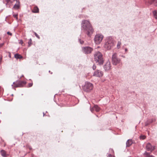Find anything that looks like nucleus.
Segmentation results:
<instances>
[{"label": "nucleus", "mask_w": 157, "mask_h": 157, "mask_svg": "<svg viewBox=\"0 0 157 157\" xmlns=\"http://www.w3.org/2000/svg\"><path fill=\"white\" fill-rule=\"evenodd\" d=\"M103 75V72L99 70H97L95 71L93 75V76L100 77Z\"/></svg>", "instance_id": "nucleus-10"}, {"label": "nucleus", "mask_w": 157, "mask_h": 157, "mask_svg": "<svg viewBox=\"0 0 157 157\" xmlns=\"http://www.w3.org/2000/svg\"><path fill=\"white\" fill-rule=\"evenodd\" d=\"M121 61V59L118 58L116 53L114 52L113 54L112 57V62L113 65L116 66L120 63Z\"/></svg>", "instance_id": "nucleus-4"}, {"label": "nucleus", "mask_w": 157, "mask_h": 157, "mask_svg": "<svg viewBox=\"0 0 157 157\" xmlns=\"http://www.w3.org/2000/svg\"><path fill=\"white\" fill-rule=\"evenodd\" d=\"M0 153L1 155L3 157H6L8 156V155L6 154V151L4 150H2L0 151Z\"/></svg>", "instance_id": "nucleus-16"}, {"label": "nucleus", "mask_w": 157, "mask_h": 157, "mask_svg": "<svg viewBox=\"0 0 157 157\" xmlns=\"http://www.w3.org/2000/svg\"><path fill=\"white\" fill-rule=\"evenodd\" d=\"M32 32L34 33L35 35L37 38L38 39H40V36L36 33L35 32L33 31Z\"/></svg>", "instance_id": "nucleus-23"}, {"label": "nucleus", "mask_w": 157, "mask_h": 157, "mask_svg": "<svg viewBox=\"0 0 157 157\" xmlns=\"http://www.w3.org/2000/svg\"><path fill=\"white\" fill-rule=\"evenodd\" d=\"M121 57H122L124 58H125V56L124 55H123L121 56Z\"/></svg>", "instance_id": "nucleus-38"}, {"label": "nucleus", "mask_w": 157, "mask_h": 157, "mask_svg": "<svg viewBox=\"0 0 157 157\" xmlns=\"http://www.w3.org/2000/svg\"><path fill=\"white\" fill-rule=\"evenodd\" d=\"M24 76L23 75H22L20 77V78L21 77H22Z\"/></svg>", "instance_id": "nucleus-42"}, {"label": "nucleus", "mask_w": 157, "mask_h": 157, "mask_svg": "<svg viewBox=\"0 0 157 157\" xmlns=\"http://www.w3.org/2000/svg\"><path fill=\"white\" fill-rule=\"evenodd\" d=\"M31 42H32V39H30L29 40V41L28 42V44L29 45L31 44Z\"/></svg>", "instance_id": "nucleus-32"}, {"label": "nucleus", "mask_w": 157, "mask_h": 157, "mask_svg": "<svg viewBox=\"0 0 157 157\" xmlns=\"http://www.w3.org/2000/svg\"><path fill=\"white\" fill-rule=\"evenodd\" d=\"M25 147H27L28 148H29V149L30 150H31L32 149V147H31V146L29 145H26V146H25Z\"/></svg>", "instance_id": "nucleus-25"}, {"label": "nucleus", "mask_w": 157, "mask_h": 157, "mask_svg": "<svg viewBox=\"0 0 157 157\" xmlns=\"http://www.w3.org/2000/svg\"><path fill=\"white\" fill-rule=\"evenodd\" d=\"M104 36L101 34L98 33L96 34L94 37V40L96 44H99L102 41Z\"/></svg>", "instance_id": "nucleus-7"}, {"label": "nucleus", "mask_w": 157, "mask_h": 157, "mask_svg": "<svg viewBox=\"0 0 157 157\" xmlns=\"http://www.w3.org/2000/svg\"><path fill=\"white\" fill-rule=\"evenodd\" d=\"M109 151L110 152H112L113 153L114 152L113 151L112 149H110L109 150Z\"/></svg>", "instance_id": "nucleus-31"}, {"label": "nucleus", "mask_w": 157, "mask_h": 157, "mask_svg": "<svg viewBox=\"0 0 157 157\" xmlns=\"http://www.w3.org/2000/svg\"><path fill=\"white\" fill-rule=\"evenodd\" d=\"M14 57L17 59H21L22 58V56L18 54L14 55Z\"/></svg>", "instance_id": "nucleus-20"}, {"label": "nucleus", "mask_w": 157, "mask_h": 157, "mask_svg": "<svg viewBox=\"0 0 157 157\" xmlns=\"http://www.w3.org/2000/svg\"><path fill=\"white\" fill-rule=\"evenodd\" d=\"M94 109H96V112H99L100 109V108L98 105H95L93 107L90 108V110L92 113L94 112Z\"/></svg>", "instance_id": "nucleus-13"}, {"label": "nucleus", "mask_w": 157, "mask_h": 157, "mask_svg": "<svg viewBox=\"0 0 157 157\" xmlns=\"http://www.w3.org/2000/svg\"><path fill=\"white\" fill-rule=\"evenodd\" d=\"M146 149L147 151L152 152L155 149V147L152 146L150 143H148L146 145Z\"/></svg>", "instance_id": "nucleus-11"}, {"label": "nucleus", "mask_w": 157, "mask_h": 157, "mask_svg": "<svg viewBox=\"0 0 157 157\" xmlns=\"http://www.w3.org/2000/svg\"><path fill=\"white\" fill-rule=\"evenodd\" d=\"M153 119V122H155L156 121V119Z\"/></svg>", "instance_id": "nucleus-39"}, {"label": "nucleus", "mask_w": 157, "mask_h": 157, "mask_svg": "<svg viewBox=\"0 0 157 157\" xmlns=\"http://www.w3.org/2000/svg\"><path fill=\"white\" fill-rule=\"evenodd\" d=\"M23 43V41L22 40H20V41L19 42V43L20 44H22Z\"/></svg>", "instance_id": "nucleus-34"}, {"label": "nucleus", "mask_w": 157, "mask_h": 157, "mask_svg": "<svg viewBox=\"0 0 157 157\" xmlns=\"http://www.w3.org/2000/svg\"><path fill=\"white\" fill-rule=\"evenodd\" d=\"M153 14L154 17L156 19H157V11L154 10L153 11Z\"/></svg>", "instance_id": "nucleus-21"}, {"label": "nucleus", "mask_w": 157, "mask_h": 157, "mask_svg": "<svg viewBox=\"0 0 157 157\" xmlns=\"http://www.w3.org/2000/svg\"><path fill=\"white\" fill-rule=\"evenodd\" d=\"M17 14H13V16L14 17V18H15L17 20V19H18V18H17Z\"/></svg>", "instance_id": "nucleus-26"}, {"label": "nucleus", "mask_w": 157, "mask_h": 157, "mask_svg": "<svg viewBox=\"0 0 157 157\" xmlns=\"http://www.w3.org/2000/svg\"><path fill=\"white\" fill-rule=\"evenodd\" d=\"M93 84L88 82H85V84L83 87V90L87 92H89L93 90Z\"/></svg>", "instance_id": "nucleus-5"}, {"label": "nucleus", "mask_w": 157, "mask_h": 157, "mask_svg": "<svg viewBox=\"0 0 157 157\" xmlns=\"http://www.w3.org/2000/svg\"><path fill=\"white\" fill-rule=\"evenodd\" d=\"M10 1V0H6V1L7 2H9Z\"/></svg>", "instance_id": "nucleus-40"}, {"label": "nucleus", "mask_w": 157, "mask_h": 157, "mask_svg": "<svg viewBox=\"0 0 157 157\" xmlns=\"http://www.w3.org/2000/svg\"><path fill=\"white\" fill-rule=\"evenodd\" d=\"M94 60L98 64L101 65L103 64L104 60L102 54L99 52H97L94 55Z\"/></svg>", "instance_id": "nucleus-3"}, {"label": "nucleus", "mask_w": 157, "mask_h": 157, "mask_svg": "<svg viewBox=\"0 0 157 157\" xmlns=\"http://www.w3.org/2000/svg\"><path fill=\"white\" fill-rule=\"evenodd\" d=\"M115 40L112 36L107 37L104 45V48L106 50H109L113 48L114 45Z\"/></svg>", "instance_id": "nucleus-2"}, {"label": "nucleus", "mask_w": 157, "mask_h": 157, "mask_svg": "<svg viewBox=\"0 0 157 157\" xmlns=\"http://www.w3.org/2000/svg\"><path fill=\"white\" fill-rule=\"evenodd\" d=\"M82 50L85 54H89L92 52L93 49L90 47H83L82 48Z\"/></svg>", "instance_id": "nucleus-8"}, {"label": "nucleus", "mask_w": 157, "mask_h": 157, "mask_svg": "<svg viewBox=\"0 0 157 157\" xmlns=\"http://www.w3.org/2000/svg\"><path fill=\"white\" fill-rule=\"evenodd\" d=\"M4 45V43L0 44V48L2 47Z\"/></svg>", "instance_id": "nucleus-35"}, {"label": "nucleus", "mask_w": 157, "mask_h": 157, "mask_svg": "<svg viewBox=\"0 0 157 157\" xmlns=\"http://www.w3.org/2000/svg\"><path fill=\"white\" fill-rule=\"evenodd\" d=\"M26 83V82L24 81H17L16 82H14L11 86L13 88V87H21L25 86Z\"/></svg>", "instance_id": "nucleus-6"}, {"label": "nucleus", "mask_w": 157, "mask_h": 157, "mask_svg": "<svg viewBox=\"0 0 157 157\" xmlns=\"http://www.w3.org/2000/svg\"><path fill=\"white\" fill-rule=\"evenodd\" d=\"M7 33V34H8L9 35H10V36H12V33H11L10 32H8Z\"/></svg>", "instance_id": "nucleus-33"}, {"label": "nucleus", "mask_w": 157, "mask_h": 157, "mask_svg": "<svg viewBox=\"0 0 157 157\" xmlns=\"http://www.w3.org/2000/svg\"><path fill=\"white\" fill-rule=\"evenodd\" d=\"M26 155V154H25V155L24 156H25V155Z\"/></svg>", "instance_id": "nucleus-46"}, {"label": "nucleus", "mask_w": 157, "mask_h": 157, "mask_svg": "<svg viewBox=\"0 0 157 157\" xmlns=\"http://www.w3.org/2000/svg\"><path fill=\"white\" fill-rule=\"evenodd\" d=\"M1 39V37H0V40Z\"/></svg>", "instance_id": "nucleus-45"}, {"label": "nucleus", "mask_w": 157, "mask_h": 157, "mask_svg": "<svg viewBox=\"0 0 157 157\" xmlns=\"http://www.w3.org/2000/svg\"><path fill=\"white\" fill-rule=\"evenodd\" d=\"M13 1H16L17 2L13 6V8L15 9H18L20 6V2L17 0H13Z\"/></svg>", "instance_id": "nucleus-14"}, {"label": "nucleus", "mask_w": 157, "mask_h": 157, "mask_svg": "<svg viewBox=\"0 0 157 157\" xmlns=\"http://www.w3.org/2000/svg\"><path fill=\"white\" fill-rule=\"evenodd\" d=\"M132 143V142L131 140H128L126 142V147H129Z\"/></svg>", "instance_id": "nucleus-18"}, {"label": "nucleus", "mask_w": 157, "mask_h": 157, "mask_svg": "<svg viewBox=\"0 0 157 157\" xmlns=\"http://www.w3.org/2000/svg\"><path fill=\"white\" fill-rule=\"evenodd\" d=\"M31 155L33 156V154H32Z\"/></svg>", "instance_id": "nucleus-43"}, {"label": "nucleus", "mask_w": 157, "mask_h": 157, "mask_svg": "<svg viewBox=\"0 0 157 157\" xmlns=\"http://www.w3.org/2000/svg\"><path fill=\"white\" fill-rule=\"evenodd\" d=\"M96 68V66L95 64H94L92 67V68L93 70H95Z\"/></svg>", "instance_id": "nucleus-29"}, {"label": "nucleus", "mask_w": 157, "mask_h": 157, "mask_svg": "<svg viewBox=\"0 0 157 157\" xmlns=\"http://www.w3.org/2000/svg\"><path fill=\"white\" fill-rule=\"evenodd\" d=\"M94 111H96V109H94Z\"/></svg>", "instance_id": "nucleus-44"}, {"label": "nucleus", "mask_w": 157, "mask_h": 157, "mask_svg": "<svg viewBox=\"0 0 157 157\" xmlns=\"http://www.w3.org/2000/svg\"><path fill=\"white\" fill-rule=\"evenodd\" d=\"M153 122V119H151L148 120L145 123V126H147Z\"/></svg>", "instance_id": "nucleus-15"}, {"label": "nucleus", "mask_w": 157, "mask_h": 157, "mask_svg": "<svg viewBox=\"0 0 157 157\" xmlns=\"http://www.w3.org/2000/svg\"><path fill=\"white\" fill-rule=\"evenodd\" d=\"M33 83H29L28 84V87H31L33 86Z\"/></svg>", "instance_id": "nucleus-30"}, {"label": "nucleus", "mask_w": 157, "mask_h": 157, "mask_svg": "<svg viewBox=\"0 0 157 157\" xmlns=\"http://www.w3.org/2000/svg\"><path fill=\"white\" fill-rule=\"evenodd\" d=\"M33 11L34 13H38L39 12V9L37 7H35Z\"/></svg>", "instance_id": "nucleus-22"}, {"label": "nucleus", "mask_w": 157, "mask_h": 157, "mask_svg": "<svg viewBox=\"0 0 157 157\" xmlns=\"http://www.w3.org/2000/svg\"><path fill=\"white\" fill-rule=\"evenodd\" d=\"M146 3H147L149 4H154L155 6H157V0H146Z\"/></svg>", "instance_id": "nucleus-12"}, {"label": "nucleus", "mask_w": 157, "mask_h": 157, "mask_svg": "<svg viewBox=\"0 0 157 157\" xmlns=\"http://www.w3.org/2000/svg\"><path fill=\"white\" fill-rule=\"evenodd\" d=\"M81 29L89 36H90L92 34L94 31L89 21L86 20L82 21Z\"/></svg>", "instance_id": "nucleus-1"}, {"label": "nucleus", "mask_w": 157, "mask_h": 157, "mask_svg": "<svg viewBox=\"0 0 157 157\" xmlns=\"http://www.w3.org/2000/svg\"><path fill=\"white\" fill-rule=\"evenodd\" d=\"M144 155L145 157H155L154 156L150 155V153L147 152L146 151L144 153Z\"/></svg>", "instance_id": "nucleus-17"}, {"label": "nucleus", "mask_w": 157, "mask_h": 157, "mask_svg": "<svg viewBox=\"0 0 157 157\" xmlns=\"http://www.w3.org/2000/svg\"><path fill=\"white\" fill-rule=\"evenodd\" d=\"M107 157H115V156L111 154H108Z\"/></svg>", "instance_id": "nucleus-28"}, {"label": "nucleus", "mask_w": 157, "mask_h": 157, "mask_svg": "<svg viewBox=\"0 0 157 157\" xmlns=\"http://www.w3.org/2000/svg\"><path fill=\"white\" fill-rule=\"evenodd\" d=\"M146 137L144 135L141 136L140 137V139L144 140L145 138Z\"/></svg>", "instance_id": "nucleus-24"}, {"label": "nucleus", "mask_w": 157, "mask_h": 157, "mask_svg": "<svg viewBox=\"0 0 157 157\" xmlns=\"http://www.w3.org/2000/svg\"><path fill=\"white\" fill-rule=\"evenodd\" d=\"M43 116H44V112L43 113Z\"/></svg>", "instance_id": "nucleus-41"}, {"label": "nucleus", "mask_w": 157, "mask_h": 157, "mask_svg": "<svg viewBox=\"0 0 157 157\" xmlns=\"http://www.w3.org/2000/svg\"><path fill=\"white\" fill-rule=\"evenodd\" d=\"M9 57L10 58H11V54L10 53V52H9Z\"/></svg>", "instance_id": "nucleus-36"}, {"label": "nucleus", "mask_w": 157, "mask_h": 157, "mask_svg": "<svg viewBox=\"0 0 157 157\" xmlns=\"http://www.w3.org/2000/svg\"><path fill=\"white\" fill-rule=\"evenodd\" d=\"M79 43H80V44H82L83 43H84V41L82 40L81 39H79Z\"/></svg>", "instance_id": "nucleus-27"}, {"label": "nucleus", "mask_w": 157, "mask_h": 157, "mask_svg": "<svg viewBox=\"0 0 157 157\" xmlns=\"http://www.w3.org/2000/svg\"><path fill=\"white\" fill-rule=\"evenodd\" d=\"M103 68L105 71H108L111 69V65L110 62L108 60L103 66Z\"/></svg>", "instance_id": "nucleus-9"}, {"label": "nucleus", "mask_w": 157, "mask_h": 157, "mask_svg": "<svg viewBox=\"0 0 157 157\" xmlns=\"http://www.w3.org/2000/svg\"><path fill=\"white\" fill-rule=\"evenodd\" d=\"M128 51V49H127V48H125V52H127V51Z\"/></svg>", "instance_id": "nucleus-37"}, {"label": "nucleus", "mask_w": 157, "mask_h": 157, "mask_svg": "<svg viewBox=\"0 0 157 157\" xmlns=\"http://www.w3.org/2000/svg\"><path fill=\"white\" fill-rule=\"evenodd\" d=\"M121 42L120 41H118L117 45V48L118 49H120L121 45Z\"/></svg>", "instance_id": "nucleus-19"}]
</instances>
